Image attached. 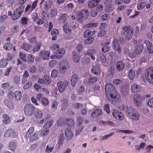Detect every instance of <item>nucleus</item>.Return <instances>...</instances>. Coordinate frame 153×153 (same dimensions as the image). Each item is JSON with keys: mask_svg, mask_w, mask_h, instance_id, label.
I'll use <instances>...</instances> for the list:
<instances>
[{"mask_svg": "<svg viewBox=\"0 0 153 153\" xmlns=\"http://www.w3.org/2000/svg\"><path fill=\"white\" fill-rule=\"evenodd\" d=\"M105 93L106 97L109 95L110 98H108V101L111 102L113 104L117 102H120L121 97L120 95L117 93L115 87L111 83H107L105 87Z\"/></svg>", "mask_w": 153, "mask_h": 153, "instance_id": "obj_1", "label": "nucleus"}, {"mask_svg": "<svg viewBox=\"0 0 153 153\" xmlns=\"http://www.w3.org/2000/svg\"><path fill=\"white\" fill-rule=\"evenodd\" d=\"M123 109L127 116L129 117L131 119L137 121L139 119L140 115L138 112L131 106L128 105H123Z\"/></svg>", "mask_w": 153, "mask_h": 153, "instance_id": "obj_2", "label": "nucleus"}, {"mask_svg": "<svg viewBox=\"0 0 153 153\" xmlns=\"http://www.w3.org/2000/svg\"><path fill=\"white\" fill-rule=\"evenodd\" d=\"M142 78L145 81H148L153 85V67L148 68L143 74Z\"/></svg>", "mask_w": 153, "mask_h": 153, "instance_id": "obj_3", "label": "nucleus"}, {"mask_svg": "<svg viewBox=\"0 0 153 153\" xmlns=\"http://www.w3.org/2000/svg\"><path fill=\"white\" fill-rule=\"evenodd\" d=\"M34 130L33 127H30L25 135V138L27 139L29 138L31 142L36 140L39 138L37 133L34 132Z\"/></svg>", "mask_w": 153, "mask_h": 153, "instance_id": "obj_4", "label": "nucleus"}, {"mask_svg": "<svg viewBox=\"0 0 153 153\" xmlns=\"http://www.w3.org/2000/svg\"><path fill=\"white\" fill-rule=\"evenodd\" d=\"M24 7L23 5L20 6L16 9L13 12L11 18L12 20H16L19 19L23 12Z\"/></svg>", "mask_w": 153, "mask_h": 153, "instance_id": "obj_5", "label": "nucleus"}, {"mask_svg": "<svg viewBox=\"0 0 153 153\" xmlns=\"http://www.w3.org/2000/svg\"><path fill=\"white\" fill-rule=\"evenodd\" d=\"M35 109V107L32 105L28 104L25 106L24 111L26 115L31 117L33 115Z\"/></svg>", "mask_w": 153, "mask_h": 153, "instance_id": "obj_6", "label": "nucleus"}, {"mask_svg": "<svg viewBox=\"0 0 153 153\" xmlns=\"http://www.w3.org/2000/svg\"><path fill=\"white\" fill-rule=\"evenodd\" d=\"M89 12L88 10L86 9L82 10L77 13V17L80 21L82 20H86L88 16Z\"/></svg>", "mask_w": 153, "mask_h": 153, "instance_id": "obj_7", "label": "nucleus"}, {"mask_svg": "<svg viewBox=\"0 0 153 153\" xmlns=\"http://www.w3.org/2000/svg\"><path fill=\"white\" fill-rule=\"evenodd\" d=\"M68 82L65 80L58 82L57 83V86L59 91L61 93L63 92L68 86Z\"/></svg>", "mask_w": 153, "mask_h": 153, "instance_id": "obj_8", "label": "nucleus"}, {"mask_svg": "<svg viewBox=\"0 0 153 153\" xmlns=\"http://www.w3.org/2000/svg\"><path fill=\"white\" fill-rule=\"evenodd\" d=\"M112 115L117 119L123 120L124 119V116L122 113L117 109H114L112 113Z\"/></svg>", "mask_w": 153, "mask_h": 153, "instance_id": "obj_9", "label": "nucleus"}, {"mask_svg": "<svg viewBox=\"0 0 153 153\" xmlns=\"http://www.w3.org/2000/svg\"><path fill=\"white\" fill-rule=\"evenodd\" d=\"M134 102L137 106H139L141 105L142 98V96L140 94H136L133 96Z\"/></svg>", "mask_w": 153, "mask_h": 153, "instance_id": "obj_10", "label": "nucleus"}, {"mask_svg": "<svg viewBox=\"0 0 153 153\" xmlns=\"http://www.w3.org/2000/svg\"><path fill=\"white\" fill-rule=\"evenodd\" d=\"M113 49L118 53H120L121 52V48L119 43L118 40L116 39H114L113 42Z\"/></svg>", "mask_w": 153, "mask_h": 153, "instance_id": "obj_11", "label": "nucleus"}, {"mask_svg": "<svg viewBox=\"0 0 153 153\" xmlns=\"http://www.w3.org/2000/svg\"><path fill=\"white\" fill-rule=\"evenodd\" d=\"M4 136L6 137H17V135L13 129H10L6 131L4 134Z\"/></svg>", "mask_w": 153, "mask_h": 153, "instance_id": "obj_12", "label": "nucleus"}, {"mask_svg": "<svg viewBox=\"0 0 153 153\" xmlns=\"http://www.w3.org/2000/svg\"><path fill=\"white\" fill-rule=\"evenodd\" d=\"M105 4L106 11L109 12L113 10L112 0H106Z\"/></svg>", "mask_w": 153, "mask_h": 153, "instance_id": "obj_13", "label": "nucleus"}, {"mask_svg": "<svg viewBox=\"0 0 153 153\" xmlns=\"http://www.w3.org/2000/svg\"><path fill=\"white\" fill-rule=\"evenodd\" d=\"M101 0H89L88 3L89 7L93 8L96 6Z\"/></svg>", "mask_w": 153, "mask_h": 153, "instance_id": "obj_14", "label": "nucleus"}, {"mask_svg": "<svg viewBox=\"0 0 153 153\" xmlns=\"http://www.w3.org/2000/svg\"><path fill=\"white\" fill-rule=\"evenodd\" d=\"M102 114V111L100 109H94L91 114V116L94 118L100 116Z\"/></svg>", "mask_w": 153, "mask_h": 153, "instance_id": "obj_15", "label": "nucleus"}, {"mask_svg": "<svg viewBox=\"0 0 153 153\" xmlns=\"http://www.w3.org/2000/svg\"><path fill=\"white\" fill-rule=\"evenodd\" d=\"M116 69L117 71H121L125 67V63L123 61L120 60L116 64Z\"/></svg>", "mask_w": 153, "mask_h": 153, "instance_id": "obj_16", "label": "nucleus"}, {"mask_svg": "<svg viewBox=\"0 0 153 153\" xmlns=\"http://www.w3.org/2000/svg\"><path fill=\"white\" fill-rule=\"evenodd\" d=\"M52 5V1L51 0H47L44 2L43 5L44 8L45 10L48 11L49 9L51 8Z\"/></svg>", "mask_w": 153, "mask_h": 153, "instance_id": "obj_17", "label": "nucleus"}, {"mask_svg": "<svg viewBox=\"0 0 153 153\" xmlns=\"http://www.w3.org/2000/svg\"><path fill=\"white\" fill-rule=\"evenodd\" d=\"M65 52V49H59L55 53V54L56 55L57 58L61 59L64 56Z\"/></svg>", "mask_w": 153, "mask_h": 153, "instance_id": "obj_18", "label": "nucleus"}, {"mask_svg": "<svg viewBox=\"0 0 153 153\" xmlns=\"http://www.w3.org/2000/svg\"><path fill=\"white\" fill-rule=\"evenodd\" d=\"M144 43L147 46L149 53L150 54L153 53V45H152V43L147 40L145 41Z\"/></svg>", "mask_w": 153, "mask_h": 153, "instance_id": "obj_19", "label": "nucleus"}, {"mask_svg": "<svg viewBox=\"0 0 153 153\" xmlns=\"http://www.w3.org/2000/svg\"><path fill=\"white\" fill-rule=\"evenodd\" d=\"M50 55V52L45 51H42L40 52V56L41 58L44 60H47L48 59Z\"/></svg>", "mask_w": 153, "mask_h": 153, "instance_id": "obj_20", "label": "nucleus"}, {"mask_svg": "<svg viewBox=\"0 0 153 153\" xmlns=\"http://www.w3.org/2000/svg\"><path fill=\"white\" fill-rule=\"evenodd\" d=\"M33 114L37 119H40L43 116V113L41 110L37 108L35 109Z\"/></svg>", "mask_w": 153, "mask_h": 153, "instance_id": "obj_21", "label": "nucleus"}, {"mask_svg": "<svg viewBox=\"0 0 153 153\" xmlns=\"http://www.w3.org/2000/svg\"><path fill=\"white\" fill-rule=\"evenodd\" d=\"M65 136L67 140H69L73 137L74 134L70 129L68 128L65 131Z\"/></svg>", "mask_w": 153, "mask_h": 153, "instance_id": "obj_22", "label": "nucleus"}, {"mask_svg": "<svg viewBox=\"0 0 153 153\" xmlns=\"http://www.w3.org/2000/svg\"><path fill=\"white\" fill-rule=\"evenodd\" d=\"M92 72L95 75L100 74L101 72V70L100 67L97 65L94 66L91 70Z\"/></svg>", "mask_w": 153, "mask_h": 153, "instance_id": "obj_23", "label": "nucleus"}, {"mask_svg": "<svg viewBox=\"0 0 153 153\" xmlns=\"http://www.w3.org/2000/svg\"><path fill=\"white\" fill-rule=\"evenodd\" d=\"M51 35L52 36V39L55 40L57 38V36L59 34V31L58 29H54L51 31Z\"/></svg>", "mask_w": 153, "mask_h": 153, "instance_id": "obj_24", "label": "nucleus"}, {"mask_svg": "<svg viewBox=\"0 0 153 153\" xmlns=\"http://www.w3.org/2000/svg\"><path fill=\"white\" fill-rule=\"evenodd\" d=\"M86 54L91 57L92 59L93 60H95V50L92 49L89 50L86 53Z\"/></svg>", "mask_w": 153, "mask_h": 153, "instance_id": "obj_25", "label": "nucleus"}, {"mask_svg": "<svg viewBox=\"0 0 153 153\" xmlns=\"http://www.w3.org/2000/svg\"><path fill=\"white\" fill-rule=\"evenodd\" d=\"M135 48V51L138 54H140L143 49V45L141 43L138 44Z\"/></svg>", "mask_w": 153, "mask_h": 153, "instance_id": "obj_26", "label": "nucleus"}, {"mask_svg": "<svg viewBox=\"0 0 153 153\" xmlns=\"http://www.w3.org/2000/svg\"><path fill=\"white\" fill-rule=\"evenodd\" d=\"M65 123L68 127L71 128L74 127V121L70 118H67L65 120Z\"/></svg>", "mask_w": 153, "mask_h": 153, "instance_id": "obj_27", "label": "nucleus"}, {"mask_svg": "<svg viewBox=\"0 0 153 153\" xmlns=\"http://www.w3.org/2000/svg\"><path fill=\"white\" fill-rule=\"evenodd\" d=\"M55 144L53 142H50L49 144H48L45 149V151L47 152H50L52 151L53 149Z\"/></svg>", "mask_w": 153, "mask_h": 153, "instance_id": "obj_28", "label": "nucleus"}, {"mask_svg": "<svg viewBox=\"0 0 153 153\" xmlns=\"http://www.w3.org/2000/svg\"><path fill=\"white\" fill-rule=\"evenodd\" d=\"M78 79V76L75 74H74L71 76V85L74 86L76 85Z\"/></svg>", "mask_w": 153, "mask_h": 153, "instance_id": "obj_29", "label": "nucleus"}, {"mask_svg": "<svg viewBox=\"0 0 153 153\" xmlns=\"http://www.w3.org/2000/svg\"><path fill=\"white\" fill-rule=\"evenodd\" d=\"M140 86H138L136 84H133L131 87V92L134 93L139 92L140 90Z\"/></svg>", "mask_w": 153, "mask_h": 153, "instance_id": "obj_30", "label": "nucleus"}, {"mask_svg": "<svg viewBox=\"0 0 153 153\" xmlns=\"http://www.w3.org/2000/svg\"><path fill=\"white\" fill-rule=\"evenodd\" d=\"M17 143L13 141H10L8 145L10 149L12 151H14L16 147Z\"/></svg>", "mask_w": 153, "mask_h": 153, "instance_id": "obj_31", "label": "nucleus"}, {"mask_svg": "<svg viewBox=\"0 0 153 153\" xmlns=\"http://www.w3.org/2000/svg\"><path fill=\"white\" fill-rule=\"evenodd\" d=\"M63 30L65 33L69 34L71 33V30L68 27V23L66 22L63 26Z\"/></svg>", "mask_w": 153, "mask_h": 153, "instance_id": "obj_32", "label": "nucleus"}, {"mask_svg": "<svg viewBox=\"0 0 153 153\" xmlns=\"http://www.w3.org/2000/svg\"><path fill=\"white\" fill-rule=\"evenodd\" d=\"M68 102L66 99L64 98L62 101V109L65 110L68 107Z\"/></svg>", "mask_w": 153, "mask_h": 153, "instance_id": "obj_33", "label": "nucleus"}, {"mask_svg": "<svg viewBox=\"0 0 153 153\" xmlns=\"http://www.w3.org/2000/svg\"><path fill=\"white\" fill-rule=\"evenodd\" d=\"M98 80L97 77H91L88 80V84L89 85H91L94 83L96 82Z\"/></svg>", "mask_w": 153, "mask_h": 153, "instance_id": "obj_34", "label": "nucleus"}, {"mask_svg": "<svg viewBox=\"0 0 153 153\" xmlns=\"http://www.w3.org/2000/svg\"><path fill=\"white\" fill-rule=\"evenodd\" d=\"M32 47V45L30 44L24 43L21 46L22 49L26 51H28Z\"/></svg>", "mask_w": 153, "mask_h": 153, "instance_id": "obj_35", "label": "nucleus"}, {"mask_svg": "<svg viewBox=\"0 0 153 153\" xmlns=\"http://www.w3.org/2000/svg\"><path fill=\"white\" fill-rule=\"evenodd\" d=\"M73 58L74 61L76 62H78L80 60V56L77 55L75 51H74L72 52Z\"/></svg>", "mask_w": 153, "mask_h": 153, "instance_id": "obj_36", "label": "nucleus"}, {"mask_svg": "<svg viewBox=\"0 0 153 153\" xmlns=\"http://www.w3.org/2000/svg\"><path fill=\"white\" fill-rule=\"evenodd\" d=\"M3 117L4 119L3 120V123L4 124H6L10 122V119L9 116L7 114H4L3 116Z\"/></svg>", "mask_w": 153, "mask_h": 153, "instance_id": "obj_37", "label": "nucleus"}, {"mask_svg": "<svg viewBox=\"0 0 153 153\" xmlns=\"http://www.w3.org/2000/svg\"><path fill=\"white\" fill-rule=\"evenodd\" d=\"M133 34V30H130L127 32L126 36L125 38L127 40H129L131 38Z\"/></svg>", "mask_w": 153, "mask_h": 153, "instance_id": "obj_38", "label": "nucleus"}, {"mask_svg": "<svg viewBox=\"0 0 153 153\" xmlns=\"http://www.w3.org/2000/svg\"><path fill=\"white\" fill-rule=\"evenodd\" d=\"M68 64H64V65H62L61 64L59 66V71L60 72L64 73L66 71V69L68 67Z\"/></svg>", "mask_w": 153, "mask_h": 153, "instance_id": "obj_39", "label": "nucleus"}, {"mask_svg": "<svg viewBox=\"0 0 153 153\" xmlns=\"http://www.w3.org/2000/svg\"><path fill=\"white\" fill-rule=\"evenodd\" d=\"M67 17V15L65 13L61 14L59 18L60 22L64 23L65 22Z\"/></svg>", "mask_w": 153, "mask_h": 153, "instance_id": "obj_40", "label": "nucleus"}, {"mask_svg": "<svg viewBox=\"0 0 153 153\" xmlns=\"http://www.w3.org/2000/svg\"><path fill=\"white\" fill-rule=\"evenodd\" d=\"M4 103L9 108L11 109L13 108V104L11 101L6 100L4 101Z\"/></svg>", "mask_w": 153, "mask_h": 153, "instance_id": "obj_41", "label": "nucleus"}, {"mask_svg": "<svg viewBox=\"0 0 153 153\" xmlns=\"http://www.w3.org/2000/svg\"><path fill=\"white\" fill-rule=\"evenodd\" d=\"M128 89L127 87H123L121 90V94L124 97H126L128 93Z\"/></svg>", "mask_w": 153, "mask_h": 153, "instance_id": "obj_42", "label": "nucleus"}, {"mask_svg": "<svg viewBox=\"0 0 153 153\" xmlns=\"http://www.w3.org/2000/svg\"><path fill=\"white\" fill-rule=\"evenodd\" d=\"M146 145V144L145 143H141L139 146H135V149L137 151H140L141 149H143Z\"/></svg>", "mask_w": 153, "mask_h": 153, "instance_id": "obj_43", "label": "nucleus"}, {"mask_svg": "<svg viewBox=\"0 0 153 153\" xmlns=\"http://www.w3.org/2000/svg\"><path fill=\"white\" fill-rule=\"evenodd\" d=\"M95 30H94L93 32H91L89 30H86L84 33V36L85 37L90 36V35H93L95 33Z\"/></svg>", "mask_w": 153, "mask_h": 153, "instance_id": "obj_44", "label": "nucleus"}, {"mask_svg": "<svg viewBox=\"0 0 153 153\" xmlns=\"http://www.w3.org/2000/svg\"><path fill=\"white\" fill-rule=\"evenodd\" d=\"M12 47L13 45L12 44L9 42H7L5 44L3 48L4 50L8 51L11 50Z\"/></svg>", "mask_w": 153, "mask_h": 153, "instance_id": "obj_45", "label": "nucleus"}, {"mask_svg": "<svg viewBox=\"0 0 153 153\" xmlns=\"http://www.w3.org/2000/svg\"><path fill=\"white\" fill-rule=\"evenodd\" d=\"M100 123L104 126L109 125L110 126H114V123L110 121H101Z\"/></svg>", "mask_w": 153, "mask_h": 153, "instance_id": "obj_46", "label": "nucleus"}, {"mask_svg": "<svg viewBox=\"0 0 153 153\" xmlns=\"http://www.w3.org/2000/svg\"><path fill=\"white\" fill-rule=\"evenodd\" d=\"M43 79L45 81V84L48 85L50 84L51 82L50 78L47 75H45L43 77Z\"/></svg>", "mask_w": 153, "mask_h": 153, "instance_id": "obj_47", "label": "nucleus"}, {"mask_svg": "<svg viewBox=\"0 0 153 153\" xmlns=\"http://www.w3.org/2000/svg\"><path fill=\"white\" fill-rule=\"evenodd\" d=\"M53 123V120L51 119L50 120L44 124V128H50L52 125Z\"/></svg>", "mask_w": 153, "mask_h": 153, "instance_id": "obj_48", "label": "nucleus"}, {"mask_svg": "<svg viewBox=\"0 0 153 153\" xmlns=\"http://www.w3.org/2000/svg\"><path fill=\"white\" fill-rule=\"evenodd\" d=\"M14 95L17 100H20L22 96L21 93L20 91H15L14 93Z\"/></svg>", "mask_w": 153, "mask_h": 153, "instance_id": "obj_49", "label": "nucleus"}, {"mask_svg": "<svg viewBox=\"0 0 153 153\" xmlns=\"http://www.w3.org/2000/svg\"><path fill=\"white\" fill-rule=\"evenodd\" d=\"M7 61L5 59H1L0 61V67L3 68L6 66L7 64Z\"/></svg>", "mask_w": 153, "mask_h": 153, "instance_id": "obj_50", "label": "nucleus"}, {"mask_svg": "<svg viewBox=\"0 0 153 153\" xmlns=\"http://www.w3.org/2000/svg\"><path fill=\"white\" fill-rule=\"evenodd\" d=\"M94 37L89 38L87 39L84 42L85 44H89L93 43L94 41Z\"/></svg>", "mask_w": 153, "mask_h": 153, "instance_id": "obj_51", "label": "nucleus"}, {"mask_svg": "<svg viewBox=\"0 0 153 153\" xmlns=\"http://www.w3.org/2000/svg\"><path fill=\"white\" fill-rule=\"evenodd\" d=\"M41 46V43L39 42L36 44V45L33 47V51L34 52L37 51L39 50Z\"/></svg>", "mask_w": 153, "mask_h": 153, "instance_id": "obj_52", "label": "nucleus"}, {"mask_svg": "<svg viewBox=\"0 0 153 153\" xmlns=\"http://www.w3.org/2000/svg\"><path fill=\"white\" fill-rule=\"evenodd\" d=\"M135 72L132 69H130L129 71L128 76L129 79H133L135 76Z\"/></svg>", "mask_w": 153, "mask_h": 153, "instance_id": "obj_53", "label": "nucleus"}, {"mask_svg": "<svg viewBox=\"0 0 153 153\" xmlns=\"http://www.w3.org/2000/svg\"><path fill=\"white\" fill-rule=\"evenodd\" d=\"M99 56L100 57V61L102 63H105L106 62V58L103 54L102 53H100Z\"/></svg>", "mask_w": 153, "mask_h": 153, "instance_id": "obj_54", "label": "nucleus"}, {"mask_svg": "<svg viewBox=\"0 0 153 153\" xmlns=\"http://www.w3.org/2000/svg\"><path fill=\"white\" fill-rule=\"evenodd\" d=\"M64 140V137L63 134H61L60 136L59 141V146H62Z\"/></svg>", "mask_w": 153, "mask_h": 153, "instance_id": "obj_55", "label": "nucleus"}, {"mask_svg": "<svg viewBox=\"0 0 153 153\" xmlns=\"http://www.w3.org/2000/svg\"><path fill=\"white\" fill-rule=\"evenodd\" d=\"M49 103V100L46 98L43 97L42 100V105L45 107L47 106Z\"/></svg>", "mask_w": 153, "mask_h": 153, "instance_id": "obj_56", "label": "nucleus"}, {"mask_svg": "<svg viewBox=\"0 0 153 153\" xmlns=\"http://www.w3.org/2000/svg\"><path fill=\"white\" fill-rule=\"evenodd\" d=\"M58 102L56 100L53 101L52 103V108L53 111H55L57 109Z\"/></svg>", "mask_w": 153, "mask_h": 153, "instance_id": "obj_57", "label": "nucleus"}, {"mask_svg": "<svg viewBox=\"0 0 153 153\" xmlns=\"http://www.w3.org/2000/svg\"><path fill=\"white\" fill-rule=\"evenodd\" d=\"M146 3L144 1L138 4L137 5V8L138 10H141L146 5Z\"/></svg>", "mask_w": 153, "mask_h": 153, "instance_id": "obj_58", "label": "nucleus"}, {"mask_svg": "<svg viewBox=\"0 0 153 153\" xmlns=\"http://www.w3.org/2000/svg\"><path fill=\"white\" fill-rule=\"evenodd\" d=\"M20 58L22 62H25L27 60L25 59L26 55L23 54L22 52H20L19 53Z\"/></svg>", "mask_w": 153, "mask_h": 153, "instance_id": "obj_59", "label": "nucleus"}, {"mask_svg": "<svg viewBox=\"0 0 153 153\" xmlns=\"http://www.w3.org/2000/svg\"><path fill=\"white\" fill-rule=\"evenodd\" d=\"M58 74V71L57 70H53L52 71L51 76L52 78H56Z\"/></svg>", "mask_w": 153, "mask_h": 153, "instance_id": "obj_60", "label": "nucleus"}, {"mask_svg": "<svg viewBox=\"0 0 153 153\" xmlns=\"http://www.w3.org/2000/svg\"><path fill=\"white\" fill-rule=\"evenodd\" d=\"M57 10L56 9H53L51 11L50 14L51 17H55L56 16L57 13Z\"/></svg>", "mask_w": 153, "mask_h": 153, "instance_id": "obj_61", "label": "nucleus"}, {"mask_svg": "<svg viewBox=\"0 0 153 153\" xmlns=\"http://www.w3.org/2000/svg\"><path fill=\"white\" fill-rule=\"evenodd\" d=\"M98 24L96 22H90L87 25L88 28H93L96 27L97 26Z\"/></svg>", "mask_w": 153, "mask_h": 153, "instance_id": "obj_62", "label": "nucleus"}, {"mask_svg": "<svg viewBox=\"0 0 153 153\" xmlns=\"http://www.w3.org/2000/svg\"><path fill=\"white\" fill-rule=\"evenodd\" d=\"M49 132V130L48 129H46L42 131L40 134L42 136H45L47 135Z\"/></svg>", "mask_w": 153, "mask_h": 153, "instance_id": "obj_63", "label": "nucleus"}, {"mask_svg": "<svg viewBox=\"0 0 153 153\" xmlns=\"http://www.w3.org/2000/svg\"><path fill=\"white\" fill-rule=\"evenodd\" d=\"M83 121V118L82 117L79 116L77 117L76 122L79 126L82 123Z\"/></svg>", "mask_w": 153, "mask_h": 153, "instance_id": "obj_64", "label": "nucleus"}]
</instances>
